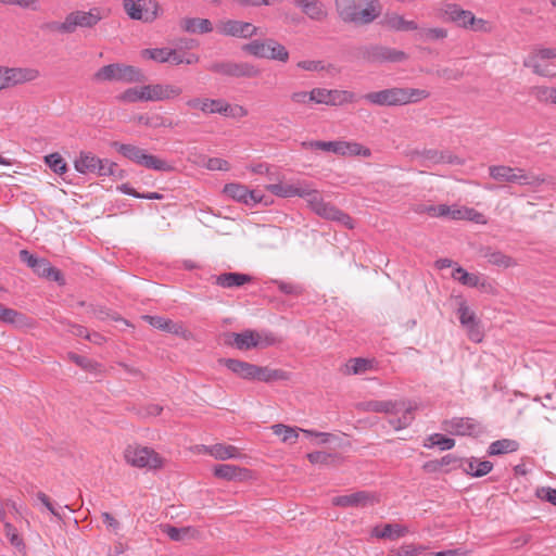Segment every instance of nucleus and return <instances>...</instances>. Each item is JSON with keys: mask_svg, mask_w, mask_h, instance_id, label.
Masks as SVG:
<instances>
[{"mask_svg": "<svg viewBox=\"0 0 556 556\" xmlns=\"http://www.w3.org/2000/svg\"><path fill=\"white\" fill-rule=\"evenodd\" d=\"M189 108L199 109L205 114L219 113L228 116L232 106L222 99L193 98L186 102Z\"/></svg>", "mask_w": 556, "mask_h": 556, "instance_id": "obj_17", "label": "nucleus"}, {"mask_svg": "<svg viewBox=\"0 0 556 556\" xmlns=\"http://www.w3.org/2000/svg\"><path fill=\"white\" fill-rule=\"evenodd\" d=\"M518 447H519V444L517 441L510 440V439H502V440L494 441L490 444V446L488 448V454L490 456L502 455V454L515 452L518 450Z\"/></svg>", "mask_w": 556, "mask_h": 556, "instance_id": "obj_36", "label": "nucleus"}, {"mask_svg": "<svg viewBox=\"0 0 556 556\" xmlns=\"http://www.w3.org/2000/svg\"><path fill=\"white\" fill-rule=\"evenodd\" d=\"M307 206L319 217L337 222L348 229L354 228L353 219L350 215L339 210L330 202H325L319 191L311 189L306 198Z\"/></svg>", "mask_w": 556, "mask_h": 556, "instance_id": "obj_4", "label": "nucleus"}, {"mask_svg": "<svg viewBox=\"0 0 556 556\" xmlns=\"http://www.w3.org/2000/svg\"><path fill=\"white\" fill-rule=\"evenodd\" d=\"M376 502V495L367 491H358L352 494L334 496L332 498V505L338 507L364 508L369 505H374Z\"/></svg>", "mask_w": 556, "mask_h": 556, "instance_id": "obj_16", "label": "nucleus"}, {"mask_svg": "<svg viewBox=\"0 0 556 556\" xmlns=\"http://www.w3.org/2000/svg\"><path fill=\"white\" fill-rule=\"evenodd\" d=\"M357 59L368 63H400L408 59V55L401 50L389 48L382 45H364L355 50Z\"/></svg>", "mask_w": 556, "mask_h": 556, "instance_id": "obj_5", "label": "nucleus"}, {"mask_svg": "<svg viewBox=\"0 0 556 556\" xmlns=\"http://www.w3.org/2000/svg\"><path fill=\"white\" fill-rule=\"evenodd\" d=\"M556 59L555 48H538L534 47L532 51L523 60V66L531 68L532 72L542 77H554L555 74L551 73L547 66L538 64V61Z\"/></svg>", "mask_w": 556, "mask_h": 556, "instance_id": "obj_11", "label": "nucleus"}, {"mask_svg": "<svg viewBox=\"0 0 556 556\" xmlns=\"http://www.w3.org/2000/svg\"><path fill=\"white\" fill-rule=\"evenodd\" d=\"M302 147L304 149H317L328 152H333L336 154L342 153V141H304L302 142Z\"/></svg>", "mask_w": 556, "mask_h": 556, "instance_id": "obj_37", "label": "nucleus"}, {"mask_svg": "<svg viewBox=\"0 0 556 556\" xmlns=\"http://www.w3.org/2000/svg\"><path fill=\"white\" fill-rule=\"evenodd\" d=\"M179 25L184 31L190 34H207L213 30V24L207 18L185 17Z\"/></svg>", "mask_w": 556, "mask_h": 556, "instance_id": "obj_28", "label": "nucleus"}, {"mask_svg": "<svg viewBox=\"0 0 556 556\" xmlns=\"http://www.w3.org/2000/svg\"><path fill=\"white\" fill-rule=\"evenodd\" d=\"M289 374L282 369H273L268 366L255 365L253 380L263 382H274L278 380H288Z\"/></svg>", "mask_w": 556, "mask_h": 556, "instance_id": "obj_30", "label": "nucleus"}, {"mask_svg": "<svg viewBox=\"0 0 556 556\" xmlns=\"http://www.w3.org/2000/svg\"><path fill=\"white\" fill-rule=\"evenodd\" d=\"M256 337L257 331L251 329H247L240 333L228 332L225 333V344L235 346L240 351H248L257 345V342L254 341Z\"/></svg>", "mask_w": 556, "mask_h": 556, "instance_id": "obj_20", "label": "nucleus"}, {"mask_svg": "<svg viewBox=\"0 0 556 556\" xmlns=\"http://www.w3.org/2000/svg\"><path fill=\"white\" fill-rule=\"evenodd\" d=\"M294 4L312 20L321 21L327 16L324 4L319 0H295Z\"/></svg>", "mask_w": 556, "mask_h": 556, "instance_id": "obj_31", "label": "nucleus"}, {"mask_svg": "<svg viewBox=\"0 0 556 556\" xmlns=\"http://www.w3.org/2000/svg\"><path fill=\"white\" fill-rule=\"evenodd\" d=\"M402 406L399 402L392 401H367L358 405L365 412L397 414Z\"/></svg>", "mask_w": 556, "mask_h": 556, "instance_id": "obj_29", "label": "nucleus"}, {"mask_svg": "<svg viewBox=\"0 0 556 556\" xmlns=\"http://www.w3.org/2000/svg\"><path fill=\"white\" fill-rule=\"evenodd\" d=\"M146 101H164L176 98L181 94L182 90L174 85H144L143 86Z\"/></svg>", "mask_w": 556, "mask_h": 556, "instance_id": "obj_19", "label": "nucleus"}, {"mask_svg": "<svg viewBox=\"0 0 556 556\" xmlns=\"http://www.w3.org/2000/svg\"><path fill=\"white\" fill-rule=\"evenodd\" d=\"M218 363L224 365L232 374L245 380H253L255 365L237 358H219Z\"/></svg>", "mask_w": 556, "mask_h": 556, "instance_id": "obj_24", "label": "nucleus"}, {"mask_svg": "<svg viewBox=\"0 0 556 556\" xmlns=\"http://www.w3.org/2000/svg\"><path fill=\"white\" fill-rule=\"evenodd\" d=\"M444 13L450 21L465 28H468L470 22L475 21V15L471 11L463 10L458 4L455 3L446 4Z\"/></svg>", "mask_w": 556, "mask_h": 556, "instance_id": "obj_26", "label": "nucleus"}, {"mask_svg": "<svg viewBox=\"0 0 556 556\" xmlns=\"http://www.w3.org/2000/svg\"><path fill=\"white\" fill-rule=\"evenodd\" d=\"M442 429L452 435L478 437L484 432L483 426L473 418L453 417L442 424Z\"/></svg>", "mask_w": 556, "mask_h": 556, "instance_id": "obj_10", "label": "nucleus"}, {"mask_svg": "<svg viewBox=\"0 0 556 556\" xmlns=\"http://www.w3.org/2000/svg\"><path fill=\"white\" fill-rule=\"evenodd\" d=\"M111 147L124 157L147 168L165 173L173 172L175 169V167L165 160H162L152 154H148L146 150L137 146L113 141Z\"/></svg>", "mask_w": 556, "mask_h": 556, "instance_id": "obj_3", "label": "nucleus"}, {"mask_svg": "<svg viewBox=\"0 0 556 556\" xmlns=\"http://www.w3.org/2000/svg\"><path fill=\"white\" fill-rule=\"evenodd\" d=\"M125 459L129 465L138 468L157 469L163 466V458L147 446H128L125 450Z\"/></svg>", "mask_w": 556, "mask_h": 556, "instance_id": "obj_9", "label": "nucleus"}, {"mask_svg": "<svg viewBox=\"0 0 556 556\" xmlns=\"http://www.w3.org/2000/svg\"><path fill=\"white\" fill-rule=\"evenodd\" d=\"M401 88L393 87L379 91L365 93L362 99L372 105L396 106L402 105Z\"/></svg>", "mask_w": 556, "mask_h": 556, "instance_id": "obj_15", "label": "nucleus"}, {"mask_svg": "<svg viewBox=\"0 0 556 556\" xmlns=\"http://www.w3.org/2000/svg\"><path fill=\"white\" fill-rule=\"evenodd\" d=\"M252 276L242 273H223L215 277V285L222 288H239L252 281Z\"/></svg>", "mask_w": 556, "mask_h": 556, "instance_id": "obj_27", "label": "nucleus"}, {"mask_svg": "<svg viewBox=\"0 0 556 556\" xmlns=\"http://www.w3.org/2000/svg\"><path fill=\"white\" fill-rule=\"evenodd\" d=\"M536 496L545 502L556 506V489L551 486H542L536 490Z\"/></svg>", "mask_w": 556, "mask_h": 556, "instance_id": "obj_64", "label": "nucleus"}, {"mask_svg": "<svg viewBox=\"0 0 556 556\" xmlns=\"http://www.w3.org/2000/svg\"><path fill=\"white\" fill-rule=\"evenodd\" d=\"M334 7L342 23L356 27L374 23L382 13L379 0H334Z\"/></svg>", "mask_w": 556, "mask_h": 556, "instance_id": "obj_1", "label": "nucleus"}, {"mask_svg": "<svg viewBox=\"0 0 556 556\" xmlns=\"http://www.w3.org/2000/svg\"><path fill=\"white\" fill-rule=\"evenodd\" d=\"M401 94L402 105H405L408 103H416L429 98L430 92L425 89L401 88Z\"/></svg>", "mask_w": 556, "mask_h": 556, "instance_id": "obj_40", "label": "nucleus"}, {"mask_svg": "<svg viewBox=\"0 0 556 556\" xmlns=\"http://www.w3.org/2000/svg\"><path fill=\"white\" fill-rule=\"evenodd\" d=\"M419 213H426L430 216L434 217H445L450 215V206L446 204H440V205H427L422 206L421 210L418 211Z\"/></svg>", "mask_w": 556, "mask_h": 556, "instance_id": "obj_59", "label": "nucleus"}, {"mask_svg": "<svg viewBox=\"0 0 556 556\" xmlns=\"http://www.w3.org/2000/svg\"><path fill=\"white\" fill-rule=\"evenodd\" d=\"M216 29L223 36L237 38H251L258 33V27L249 22L237 20L219 21L216 25Z\"/></svg>", "mask_w": 556, "mask_h": 556, "instance_id": "obj_12", "label": "nucleus"}, {"mask_svg": "<svg viewBox=\"0 0 556 556\" xmlns=\"http://www.w3.org/2000/svg\"><path fill=\"white\" fill-rule=\"evenodd\" d=\"M39 77V72L35 68L29 67H4L3 66V78L4 87L10 88L17 85H22L28 81H33Z\"/></svg>", "mask_w": 556, "mask_h": 556, "instance_id": "obj_18", "label": "nucleus"}, {"mask_svg": "<svg viewBox=\"0 0 556 556\" xmlns=\"http://www.w3.org/2000/svg\"><path fill=\"white\" fill-rule=\"evenodd\" d=\"M214 476L226 481H244L251 478V471L236 465L222 464L214 467Z\"/></svg>", "mask_w": 556, "mask_h": 556, "instance_id": "obj_21", "label": "nucleus"}, {"mask_svg": "<svg viewBox=\"0 0 556 556\" xmlns=\"http://www.w3.org/2000/svg\"><path fill=\"white\" fill-rule=\"evenodd\" d=\"M4 531L5 536L8 538L12 546H14L20 552L25 549V543L23 539L18 534L16 528L11 522H4Z\"/></svg>", "mask_w": 556, "mask_h": 556, "instance_id": "obj_50", "label": "nucleus"}, {"mask_svg": "<svg viewBox=\"0 0 556 556\" xmlns=\"http://www.w3.org/2000/svg\"><path fill=\"white\" fill-rule=\"evenodd\" d=\"M457 315L463 327L478 319L475 312L464 301L459 303Z\"/></svg>", "mask_w": 556, "mask_h": 556, "instance_id": "obj_56", "label": "nucleus"}, {"mask_svg": "<svg viewBox=\"0 0 556 556\" xmlns=\"http://www.w3.org/2000/svg\"><path fill=\"white\" fill-rule=\"evenodd\" d=\"M481 252L482 256L485 257L488 262L494 266L508 268L517 264L510 256L504 254L501 251H493L491 248H484L481 250Z\"/></svg>", "mask_w": 556, "mask_h": 556, "instance_id": "obj_34", "label": "nucleus"}, {"mask_svg": "<svg viewBox=\"0 0 556 556\" xmlns=\"http://www.w3.org/2000/svg\"><path fill=\"white\" fill-rule=\"evenodd\" d=\"M429 444H425V446L432 447V446H439L440 450H451L455 446V440L452 438H447L440 433L431 434L428 438Z\"/></svg>", "mask_w": 556, "mask_h": 556, "instance_id": "obj_51", "label": "nucleus"}, {"mask_svg": "<svg viewBox=\"0 0 556 556\" xmlns=\"http://www.w3.org/2000/svg\"><path fill=\"white\" fill-rule=\"evenodd\" d=\"M350 374H362L370 367V362L366 358H352L346 365Z\"/></svg>", "mask_w": 556, "mask_h": 556, "instance_id": "obj_57", "label": "nucleus"}, {"mask_svg": "<svg viewBox=\"0 0 556 556\" xmlns=\"http://www.w3.org/2000/svg\"><path fill=\"white\" fill-rule=\"evenodd\" d=\"M25 319L24 314L0 303V321L10 325H23Z\"/></svg>", "mask_w": 556, "mask_h": 556, "instance_id": "obj_44", "label": "nucleus"}, {"mask_svg": "<svg viewBox=\"0 0 556 556\" xmlns=\"http://www.w3.org/2000/svg\"><path fill=\"white\" fill-rule=\"evenodd\" d=\"M458 468L466 475L480 478L492 470L493 464L489 460H478L477 458L471 457L463 458L458 464Z\"/></svg>", "mask_w": 556, "mask_h": 556, "instance_id": "obj_23", "label": "nucleus"}, {"mask_svg": "<svg viewBox=\"0 0 556 556\" xmlns=\"http://www.w3.org/2000/svg\"><path fill=\"white\" fill-rule=\"evenodd\" d=\"M312 101L317 104L342 105L353 102L354 93L346 90H329L326 88L312 89Z\"/></svg>", "mask_w": 556, "mask_h": 556, "instance_id": "obj_13", "label": "nucleus"}, {"mask_svg": "<svg viewBox=\"0 0 556 556\" xmlns=\"http://www.w3.org/2000/svg\"><path fill=\"white\" fill-rule=\"evenodd\" d=\"M98 164H100L98 156L91 152L84 151L79 153V156L74 162L75 169L80 174H94Z\"/></svg>", "mask_w": 556, "mask_h": 556, "instance_id": "obj_33", "label": "nucleus"}, {"mask_svg": "<svg viewBox=\"0 0 556 556\" xmlns=\"http://www.w3.org/2000/svg\"><path fill=\"white\" fill-rule=\"evenodd\" d=\"M123 9L131 20L143 23L154 22L161 12L156 0H123Z\"/></svg>", "mask_w": 556, "mask_h": 556, "instance_id": "obj_8", "label": "nucleus"}, {"mask_svg": "<svg viewBox=\"0 0 556 556\" xmlns=\"http://www.w3.org/2000/svg\"><path fill=\"white\" fill-rule=\"evenodd\" d=\"M424 546L415 545V544H405L401 546L396 551H392L394 553L392 556H416L424 551Z\"/></svg>", "mask_w": 556, "mask_h": 556, "instance_id": "obj_63", "label": "nucleus"}, {"mask_svg": "<svg viewBox=\"0 0 556 556\" xmlns=\"http://www.w3.org/2000/svg\"><path fill=\"white\" fill-rule=\"evenodd\" d=\"M480 320L477 319L472 324L464 326L467 331L468 338L473 342H481L483 339V331L481 329Z\"/></svg>", "mask_w": 556, "mask_h": 556, "instance_id": "obj_62", "label": "nucleus"}, {"mask_svg": "<svg viewBox=\"0 0 556 556\" xmlns=\"http://www.w3.org/2000/svg\"><path fill=\"white\" fill-rule=\"evenodd\" d=\"M117 170V164L109 160L100 159V164L97 165L94 174L99 176H115Z\"/></svg>", "mask_w": 556, "mask_h": 556, "instance_id": "obj_61", "label": "nucleus"}, {"mask_svg": "<svg viewBox=\"0 0 556 556\" xmlns=\"http://www.w3.org/2000/svg\"><path fill=\"white\" fill-rule=\"evenodd\" d=\"M92 79L98 83L122 81L127 84L148 80L140 68L124 63H111L102 66L93 74Z\"/></svg>", "mask_w": 556, "mask_h": 556, "instance_id": "obj_2", "label": "nucleus"}, {"mask_svg": "<svg viewBox=\"0 0 556 556\" xmlns=\"http://www.w3.org/2000/svg\"><path fill=\"white\" fill-rule=\"evenodd\" d=\"M223 192L225 195L244 203L249 189L241 184L229 182L224 186Z\"/></svg>", "mask_w": 556, "mask_h": 556, "instance_id": "obj_45", "label": "nucleus"}, {"mask_svg": "<svg viewBox=\"0 0 556 556\" xmlns=\"http://www.w3.org/2000/svg\"><path fill=\"white\" fill-rule=\"evenodd\" d=\"M380 24L391 30L409 31L418 30V24L415 21H407L404 16L396 13H386Z\"/></svg>", "mask_w": 556, "mask_h": 556, "instance_id": "obj_25", "label": "nucleus"}, {"mask_svg": "<svg viewBox=\"0 0 556 556\" xmlns=\"http://www.w3.org/2000/svg\"><path fill=\"white\" fill-rule=\"evenodd\" d=\"M447 37V30L442 27L422 28L418 33V38L425 42L439 41Z\"/></svg>", "mask_w": 556, "mask_h": 556, "instance_id": "obj_46", "label": "nucleus"}, {"mask_svg": "<svg viewBox=\"0 0 556 556\" xmlns=\"http://www.w3.org/2000/svg\"><path fill=\"white\" fill-rule=\"evenodd\" d=\"M267 39L265 40H252L241 47V50L250 55L261 59H267L268 48L266 46Z\"/></svg>", "mask_w": 556, "mask_h": 556, "instance_id": "obj_38", "label": "nucleus"}, {"mask_svg": "<svg viewBox=\"0 0 556 556\" xmlns=\"http://www.w3.org/2000/svg\"><path fill=\"white\" fill-rule=\"evenodd\" d=\"M308 185H289V184H273L267 186V190H269L273 194L280 198H291V197H300L306 200L309 191Z\"/></svg>", "mask_w": 556, "mask_h": 556, "instance_id": "obj_22", "label": "nucleus"}, {"mask_svg": "<svg viewBox=\"0 0 556 556\" xmlns=\"http://www.w3.org/2000/svg\"><path fill=\"white\" fill-rule=\"evenodd\" d=\"M341 151V155H363L365 157H369L371 155V151L368 148H365L357 142L342 141Z\"/></svg>", "mask_w": 556, "mask_h": 556, "instance_id": "obj_52", "label": "nucleus"}, {"mask_svg": "<svg viewBox=\"0 0 556 556\" xmlns=\"http://www.w3.org/2000/svg\"><path fill=\"white\" fill-rule=\"evenodd\" d=\"M490 176L501 182H515L521 186H540L544 179L527 174L522 168H513L505 165H493L489 167Z\"/></svg>", "mask_w": 556, "mask_h": 556, "instance_id": "obj_7", "label": "nucleus"}, {"mask_svg": "<svg viewBox=\"0 0 556 556\" xmlns=\"http://www.w3.org/2000/svg\"><path fill=\"white\" fill-rule=\"evenodd\" d=\"M452 277L467 287H477L479 283V277L477 275L466 271L460 266L453 270Z\"/></svg>", "mask_w": 556, "mask_h": 556, "instance_id": "obj_48", "label": "nucleus"}, {"mask_svg": "<svg viewBox=\"0 0 556 556\" xmlns=\"http://www.w3.org/2000/svg\"><path fill=\"white\" fill-rule=\"evenodd\" d=\"M39 277L46 278L49 281H54L59 286L65 285L64 275L56 267L51 266L50 262L47 258H41L40 265L34 271Z\"/></svg>", "mask_w": 556, "mask_h": 556, "instance_id": "obj_32", "label": "nucleus"}, {"mask_svg": "<svg viewBox=\"0 0 556 556\" xmlns=\"http://www.w3.org/2000/svg\"><path fill=\"white\" fill-rule=\"evenodd\" d=\"M207 71L229 78H256L262 71L250 62L216 61L207 66Z\"/></svg>", "mask_w": 556, "mask_h": 556, "instance_id": "obj_6", "label": "nucleus"}, {"mask_svg": "<svg viewBox=\"0 0 556 556\" xmlns=\"http://www.w3.org/2000/svg\"><path fill=\"white\" fill-rule=\"evenodd\" d=\"M531 94L540 103L556 104V88L555 87L536 86V87L532 88Z\"/></svg>", "mask_w": 556, "mask_h": 556, "instance_id": "obj_41", "label": "nucleus"}, {"mask_svg": "<svg viewBox=\"0 0 556 556\" xmlns=\"http://www.w3.org/2000/svg\"><path fill=\"white\" fill-rule=\"evenodd\" d=\"M372 533L376 538L379 539L395 540L404 536L407 533V529L396 523H387L382 529L376 527Z\"/></svg>", "mask_w": 556, "mask_h": 556, "instance_id": "obj_35", "label": "nucleus"}, {"mask_svg": "<svg viewBox=\"0 0 556 556\" xmlns=\"http://www.w3.org/2000/svg\"><path fill=\"white\" fill-rule=\"evenodd\" d=\"M68 31L73 34L76 31L77 27L83 28H92L94 27L101 20V11L99 8H92L88 12L85 11H74L66 15Z\"/></svg>", "mask_w": 556, "mask_h": 556, "instance_id": "obj_14", "label": "nucleus"}, {"mask_svg": "<svg viewBox=\"0 0 556 556\" xmlns=\"http://www.w3.org/2000/svg\"><path fill=\"white\" fill-rule=\"evenodd\" d=\"M164 532L168 535L170 540L181 542L185 541L186 539L192 538L197 531L191 527L176 528L166 525L164 528Z\"/></svg>", "mask_w": 556, "mask_h": 556, "instance_id": "obj_43", "label": "nucleus"}, {"mask_svg": "<svg viewBox=\"0 0 556 556\" xmlns=\"http://www.w3.org/2000/svg\"><path fill=\"white\" fill-rule=\"evenodd\" d=\"M143 318L154 328L156 329H160V330H163V331H166V332H170L172 328H173V325H174V321L172 319H168V318H164V317H161V316H150V315H146L143 316Z\"/></svg>", "mask_w": 556, "mask_h": 556, "instance_id": "obj_55", "label": "nucleus"}, {"mask_svg": "<svg viewBox=\"0 0 556 556\" xmlns=\"http://www.w3.org/2000/svg\"><path fill=\"white\" fill-rule=\"evenodd\" d=\"M434 75L446 80H458L463 77L464 73L456 67H443L438 68Z\"/></svg>", "mask_w": 556, "mask_h": 556, "instance_id": "obj_60", "label": "nucleus"}, {"mask_svg": "<svg viewBox=\"0 0 556 556\" xmlns=\"http://www.w3.org/2000/svg\"><path fill=\"white\" fill-rule=\"evenodd\" d=\"M268 54L267 59L276 60L280 62H287L289 60V52L285 46L276 41L275 39L268 38L267 43Z\"/></svg>", "mask_w": 556, "mask_h": 556, "instance_id": "obj_39", "label": "nucleus"}, {"mask_svg": "<svg viewBox=\"0 0 556 556\" xmlns=\"http://www.w3.org/2000/svg\"><path fill=\"white\" fill-rule=\"evenodd\" d=\"M307 458L312 464L329 465L336 459V456L323 451H316L308 453Z\"/></svg>", "mask_w": 556, "mask_h": 556, "instance_id": "obj_58", "label": "nucleus"}, {"mask_svg": "<svg viewBox=\"0 0 556 556\" xmlns=\"http://www.w3.org/2000/svg\"><path fill=\"white\" fill-rule=\"evenodd\" d=\"M117 98H118V100H121L123 102H129V103H134V102H138V101H146L143 86L128 88L124 92H122Z\"/></svg>", "mask_w": 556, "mask_h": 556, "instance_id": "obj_53", "label": "nucleus"}, {"mask_svg": "<svg viewBox=\"0 0 556 556\" xmlns=\"http://www.w3.org/2000/svg\"><path fill=\"white\" fill-rule=\"evenodd\" d=\"M168 48H154L144 49L141 51V55L144 59L153 60L155 62L165 63L168 59Z\"/></svg>", "mask_w": 556, "mask_h": 556, "instance_id": "obj_54", "label": "nucleus"}, {"mask_svg": "<svg viewBox=\"0 0 556 556\" xmlns=\"http://www.w3.org/2000/svg\"><path fill=\"white\" fill-rule=\"evenodd\" d=\"M274 433L281 437L282 442L285 443H295L299 434L294 428L285 426L282 424L273 426Z\"/></svg>", "mask_w": 556, "mask_h": 556, "instance_id": "obj_49", "label": "nucleus"}, {"mask_svg": "<svg viewBox=\"0 0 556 556\" xmlns=\"http://www.w3.org/2000/svg\"><path fill=\"white\" fill-rule=\"evenodd\" d=\"M210 454L216 459H229L239 455L238 448L233 445L214 444L208 450Z\"/></svg>", "mask_w": 556, "mask_h": 556, "instance_id": "obj_42", "label": "nucleus"}, {"mask_svg": "<svg viewBox=\"0 0 556 556\" xmlns=\"http://www.w3.org/2000/svg\"><path fill=\"white\" fill-rule=\"evenodd\" d=\"M45 163L58 175L65 174L68 168L65 160L58 152L46 155Z\"/></svg>", "mask_w": 556, "mask_h": 556, "instance_id": "obj_47", "label": "nucleus"}]
</instances>
